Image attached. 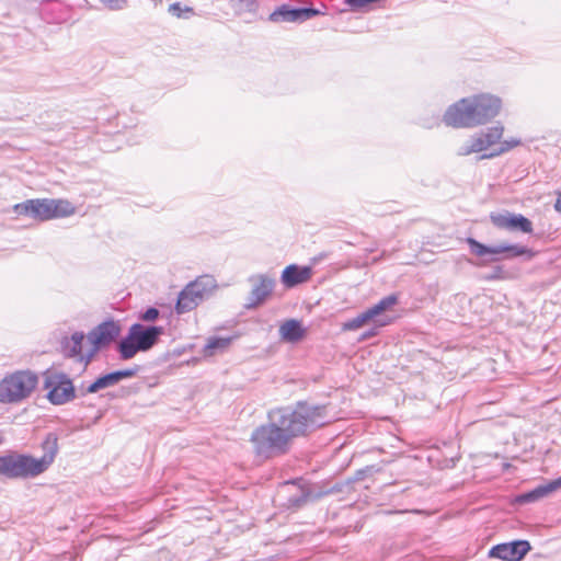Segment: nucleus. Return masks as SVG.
Listing matches in <instances>:
<instances>
[{
	"mask_svg": "<svg viewBox=\"0 0 561 561\" xmlns=\"http://www.w3.org/2000/svg\"><path fill=\"white\" fill-rule=\"evenodd\" d=\"M323 411L324 407L300 402L295 410L270 412V422L256 427L250 437L255 456L266 460L286 454L294 437L324 425Z\"/></svg>",
	"mask_w": 561,
	"mask_h": 561,
	"instance_id": "1",
	"label": "nucleus"
},
{
	"mask_svg": "<svg viewBox=\"0 0 561 561\" xmlns=\"http://www.w3.org/2000/svg\"><path fill=\"white\" fill-rule=\"evenodd\" d=\"M502 106L497 96L478 94L463 98L450 105L444 114V122L457 128H472L484 125L494 118Z\"/></svg>",
	"mask_w": 561,
	"mask_h": 561,
	"instance_id": "2",
	"label": "nucleus"
},
{
	"mask_svg": "<svg viewBox=\"0 0 561 561\" xmlns=\"http://www.w3.org/2000/svg\"><path fill=\"white\" fill-rule=\"evenodd\" d=\"M42 447L44 455L41 458L16 453L0 456V476L8 479H27L45 472L54 462L58 453V437L56 434L49 433Z\"/></svg>",
	"mask_w": 561,
	"mask_h": 561,
	"instance_id": "3",
	"label": "nucleus"
},
{
	"mask_svg": "<svg viewBox=\"0 0 561 561\" xmlns=\"http://www.w3.org/2000/svg\"><path fill=\"white\" fill-rule=\"evenodd\" d=\"M14 213L38 221L64 218L75 214V206L66 199L36 198L27 199L13 206Z\"/></svg>",
	"mask_w": 561,
	"mask_h": 561,
	"instance_id": "4",
	"label": "nucleus"
},
{
	"mask_svg": "<svg viewBox=\"0 0 561 561\" xmlns=\"http://www.w3.org/2000/svg\"><path fill=\"white\" fill-rule=\"evenodd\" d=\"M38 382L37 375L30 370H19L0 381V402H20L31 396Z\"/></svg>",
	"mask_w": 561,
	"mask_h": 561,
	"instance_id": "5",
	"label": "nucleus"
},
{
	"mask_svg": "<svg viewBox=\"0 0 561 561\" xmlns=\"http://www.w3.org/2000/svg\"><path fill=\"white\" fill-rule=\"evenodd\" d=\"M163 333L162 327H145L135 323L129 328L128 335L119 343V353L123 359L133 358L140 351L150 350Z\"/></svg>",
	"mask_w": 561,
	"mask_h": 561,
	"instance_id": "6",
	"label": "nucleus"
},
{
	"mask_svg": "<svg viewBox=\"0 0 561 561\" xmlns=\"http://www.w3.org/2000/svg\"><path fill=\"white\" fill-rule=\"evenodd\" d=\"M217 287L216 279L210 275H203L188 283L179 294L175 311L179 314L195 309Z\"/></svg>",
	"mask_w": 561,
	"mask_h": 561,
	"instance_id": "7",
	"label": "nucleus"
},
{
	"mask_svg": "<svg viewBox=\"0 0 561 561\" xmlns=\"http://www.w3.org/2000/svg\"><path fill=\"white\" fill-rule=\"evenodd\" d=\"M398 302L396 295H389L379 300L376 305L363 311L358 316L342 324L343 331H355L370 322L377 327H385L390 323L389 318L381 317L382 313L392 308Z\"/></svg>",
	"mask_w": 561,
	"mask_h": 561,
	"instance_id": "8",
	"label": "nucleus"
},
{
	"mask_svg": "<svg viewBox=\"0 0 561 561\" xmlns=\"http://www.w3.org/2000/svg\"><path fill=\"white\" fill-rule=\"evenodd\" d=\"M44 388L47 390V399L55 405L68 403L76 398L73 383L64 373L47 371Z\"/></svg>",
	"mask_w": 561,
	"mask_h": 561,
	"instance_id": "9",
	"label": "nucleus"
},
{
	"mask_svg": "<svg viewBox=\"0 0 561 561\" xmlns=\"http://www.w3.org/2000/svg\"><path fill=\"white\" fill-rule=\"evenodd\" d=\"M121 333V327L113 320L104 321L94 328L87 335V342L90 344L85 358L91 360L98 351L113 342Z\"/></svg>",
	"mask_w": 561,
	"mask_h": 561,
	"instance_id": "10",
	"label": "nucleus"
},
{
	"mask_svg": "<svg viewBox=\"0 0 561 561\" xmlns=\"http://www.w3.org/2000/svg\"><path fill=\"white\" fill-rule=\"evenodd\" d=\"M503 131V126H494L488 128L484 131L478 133L459 148L458 153L460 156H469L471 153H478L488 150L500 141Z\"/></svg>",
	"mask_w": 561,
	"mask_h": 561,
	"instance_id": "11",
	"label": "nucleus"
},
{
	"mask_svg": "<svg viewBox=\"0 0 561 561\" xmlns=\"http://www.w3.org/2000/svg\"><path fill=\"white\" fill-rule=\"evenodd\" d=\"M490 220L499 229L520 231L524 233L533 232V222L520 214H513L510 211L492 213L490 215Z\"/></svg>",
	"mask_w": 561,
	"mask_h": 561,
	"instance_id": "12",
	"label": "nucleus"
},
{
	"mask_svg": "<svg viewBox=\"0 0 561 561\" xmlns=\"http://www.w3.org/2000/svg\"><path fill=\"white\" fill-rule=\"evenodd\" d=\"M531 549L527 540H514L499 543L489 551V557L503 561H520Z\"/></svg>",
	"mask_w": 561,
	"mask_h": 561,
	"instance_id": "13",
	"label": "nucleus"
},
{
	"mask_svg": "<svg viewBox=\"0 0 561 561\" xmlns=\"http://www.w3.org/2000/svg\"><path fill=\"white\" fill-rule=\"evenodd\" d=\"M320 12L312 8H290L288 4H282L276 8L268 16V21L273 23H293L304 22L318 15Z\"/></svg>",
	"mask_w": 561,
	"mask_h": 561,
	"instance_id": "14",
	"label": "nucleus"
},
{
	"mask_svg": "<svg viewBox=\"0 0 561 561\" xmlns=\"http://www.w3.org/2000/svg\"><path fill=\"white\" fill-rule=\"evenodd\" d=\"M249 282L253 285V287L249 296L247 308H255L262 305L272 294L275 286V280L268 275L259 274L250 276Z\"/></svg>",
	"mask_w": 561,
	"mask_h": 561,
	"instance_id": "15",
	"label": "nucleus"
},
{
	"mask_svg": "<svg viewBox=\"0 0 561 561\" xmlns=\"http://www.w3.org/2000/svg\"><path fill=\"white\" fill-rule=\"evenodd\" d=\"M87 336L82 332H75L68 340L64 342V352L68 357L76 358L81 365L82 369H85L91 360L85 358L88 348L84 350L83 343Z\"/></svg>",
	"mask_w": 561,
	"mask_h": 561,
	"instance_id": "16",
	"label": "nucleus"
},
{
	"mask_svg": "<svg viewBox=\"0 0 561 561\" xmlns=\"http://www.w3.org/2000/svg\"><path fill=\"white\" fill-rule=\"evenodd\" d=\"M137 369H124L117 370L104 376L99 377L95 381H93L83 392L85 393H95L102 389L113 387L117 385L123 379L131 378L136 375Z\"/></svg>",
	"mask_w": 561,
	"mask_h": 561,
	"instance_id": "17",
	"label": "nucleus"
},
{
	"mask_svg": "<svg viewBox=\"0 0 561 561\" xmlns=\"http://www.w3.org/2000/svg\"><path fill=\"white\" fill-rule=\"evenodd\" d=\"M312 276L310 266L288 265L282 273L280 280L285 287L291 288L299 284L308 282Z\"/></svg>",
	"mask_w": 561,
	"mask_h": 561,
	"instance_id": "18",
	"label": "nucleus"
},
{
	"mask_svg": "<svg viewBox=\"0 0 561 561\" xmlns=\"http://www.w3.org/2000/svg\"><path fill=\"white\" fill-rule=\"evenodd\" d=\"M306 334L300 321L290 319L282 323L279 327V335L282 340L290 343L300 341Z\"/></svg>",
	"mask_w": 561,
	"mask_h": 561,
	"instance_id": "19",
	"label": "nucleus"
},
{
	"mask_svg": "<svg viewBox=\"0 0 561 561\" xmlns=\"http://www.w3.org/2000/svg\"><path fill=\"white\" fill-rule=\"evenodd\" d=\"M496 255L504 254L505 259L524 255L531 259L535 255L531 249L520 244H496Z\"/></svg>",
	"mask_w": 561,
	"mask_h": 561,
	"instance_id": "20",
	"label": "nucleus"
},
{
	"mask_svg": "<svg viewBox=\"0 0 561 561\" xmlns=\"http://www.w3.org/2000/svg\"><path fill=\"white\" fill-rule=\"evenodd\" d=\"M230 342V337H210L203 348V355L205 357H211L217 353H221L229 347Z\"/></svg>",
	"mask_w": 561,
	"mask_h": 561,
	"instance_id": "21",
	"label": "nucleus"
},
{
	"mask_svg": "<svg viewBox=\"0 0 561 561\" xmlns=\"http://www.w3.org/2000/svg\"><path fill=\"white\" fill-rule=\"evenodd\" d=\"M560 486H561V477L556 479V480H553V481H551V482H549L546 485L538 486L534 491L524 494L522 496V499L524 501H526V502H531V501L538 500V499L549 494L552 491H556Z\"/></svg>",
	"mask_w": 561,
	"mask_h": 561,
	"instance_id": "22",
	"label": "nucleus"
},
{
	"mask_svg": "<svg viewBox=\"0 0 561 561\" xmlns=\"http://www.w3.org/2000/svg\"><path fill=\"white\" fill-rule=\"evenodd\" d=\"M519 145H520V140L516 139V138H511L508 140H504V141L500 142V146L497 149L492 150L490 153L482 154L481 159L497 157L504 152L510 151L511 149H513Z\"/></svg>",
	"mask_w": 561,
	"mask_h": 561,
	"instance_id": "23",
	"label": "nucleus"
},
{
	"mask_svg": "<svg viewBox=\"0 0 561 561\" xmlns=\"http://www.w3.org/2000/svg\"><path fill=\"white\" fill-rule=\"evenodd\" d=\"M468 243L470 245L471 252L478 256H484L486 254L496 255V245L488 247L472 238L468 239Z\"/></svg>",
	"mask_w": 561,
	"mask_h": 561,
	"instance_id": "24",
	"label": "nucleus"
},
{
	"mask_svg": "<svg viewBox=\"0 0 561 561\" xmlns=\"http://www.w3.org/2000/svg\"><path fill=\"white\" fill-rule=\"evenodd\" d=\"M259 7L257 0H237L236 12L241 15L243 13H254Z\"/></svg>",
	"mask_w": 561,
	"mask_h": 561,
	"instance_id": "25",
	"label": "nucleus"
},
{
	"mask_svg": "<svg viewBox=\"0 0 561 561\" xmlns=\"http://www.w3.org/2000/svg\"><path fill=\"white\" fill-rule=\"evenodd\" d=\"M169 12L179 19H188L194 14L192 7H182L180 2H174L169 7Z\"/></svg>",
	"mask_w": 561,
	"mask_h": 561,
	"instance_id": "26",
	"label": "nucleus"
},
{
	"mask_svg": "<svg viewBox=\"0 0 561 561\" xmlns=\"http://www.w3.org/2000/svg\"><path fill=\"white\" fill-rule=\"evenodd\" d=\"M102 3L110 10H123L127 5V0H101Z\"/></svg>",
	"mask_w": 561,
	"mask_h": 561,
	"instance_id": "27",
	"label": "nucleus"
},
{
	"mask_svg": "<svg viewBox=\"0 0 561 561\" xmlns=\"http://www.w3.org/2000/svg\"><path fill=\"white\" fill-rule=\"evenodd\" d=\"M159 317V310L157 308H148L141 313L140 319L147 322L154 321Z\"/></svg>",
	"mask_w": 561,
	"mask_h": 561,
	"instance_id": "28",
	"label": "nucleus"
},
{
	"mask_svg": "<svg viewBox=\"0 0 561 561\" xmlns=\"http://www.w3.org/2000/svg\"><path fill=\"white\" fill-rule=\"evenodd\" d=\"M554 209L559 214H561V192L558 194L556 203H554Z\"/></svg>",
	"mask_w": 561,
	"mask_h": 561,
	"instance_id": "29",
	"label": "nucleus"
},
{
	"mask_svg": "<svg viewBox=\"0 0 561 561\" xmlns=\"http://www.w3.org/2000/svg\"><path fill=\"white\" fill-rule=\"evenodd\" d=\"M385 256H386V252H382V254H381L380 256H378V257H374V259H373V263H377V262H379V261H380L381 259H383Z\"/></svg>",
	"mask_w": 561,
	"mask_h": 561,
	"instance_id": "30",
	"label": "nucleus"
},
{
	"mask_svg": "<svg viewBox=\"0 0 561 561\" xmlns=\"http://www.w3.org/2000/svg\"><path fill=\"white\" fill-rule=\"evenodd\" d=\"M305 497H306V495H304V496H302V499H299V500H296V501L290 500V502H291L293 504H295V505H299V504H300V502L305 501Z\"/></svg>",
	"mask_w": 561,
	"mask_h": 561,
	"instance_id": "31",
	"label": "nucleus"
},
{
	"mask_svg": "<svg viewBox=\"0 0 561 561\" xmlns=\"http://www.w3.org/2000/svg\"><path fill=\"white\" fill-rule=\"evenodd\" d=\"M374 334H375V332H367V333L364 334L363 339L373 336Z\"/></svg>",
	"mask_w": 561,
	"mask_h": 561,
	"instance_id": "32",
	"label": "nucleus"
}]
</instances>
